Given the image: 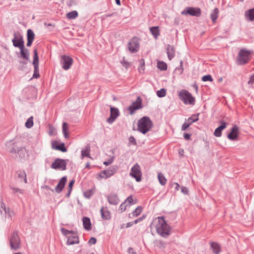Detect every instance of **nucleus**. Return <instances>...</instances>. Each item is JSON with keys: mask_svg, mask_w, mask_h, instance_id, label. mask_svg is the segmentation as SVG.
Instances as JSON below:
<instances>
[{"mask_svg": "<svg viewBox=\"0 0 254 254\" xmlns=\"http://www.w3.org/2000/svg\"><path fill=\"white\" fill-rule=\"evenodd\" d=\"M52 148L56 150H60L63 152H65L67 151V149L65 147L64 144V143L57 145L56 142H53L52 143Z\"/></svg>", "mask_w": 254, "mask_h": 254, "instance_id": "obj_23", "label": "nucleus"}, {"mask_svg": "<svg viewBox=\"0 0 254 254\" xmlns=\"http://www.w3.org/2000/svg\"><path fill=\"white\" fill-rule=\"evenodd\" d=\"M74 183V180H72L70 183H69V185H68V188L70 189H72V186L73 185Z\"/></svg>", "mask_w": 254, "mask_h": 254, "instance_id": "obj_61", "label": "nucleus"}, {"mask_svg": "<svg viewBox=\"0 0 254 254\" xmlns=\"http://www.w3.org/2000/svg\"><path fill=\"white\" fill-rule=\"evenodd\" d=\"M134 224L133 223V222H128L127 224V226H126V227L127 228H128V227H130L131 226H132L133 225V224Z\"/></svg>", "mask_w": 254, "mask_h": 254, "instance_id": "obj_64", "label": "nucleus"}, {"mask_svg": "<svg viewBox=\"0 0 254 254\" xmlns=\"http://www.w3.org/2000/svg\"><path fill=\"white\" fill-rule=\"evenodd\" d=\"M157 67L161 70H166L167 68V65L165 62L159 61L157 63Z\"/></svg>", "mask_w": 254, "mask_h": 254, "instance_id": "obj_36", "label": "nucleus"}, {"mask_svg": "<svg viewBox=\"0 0 254 254\" xmlns=\"http://www.w3.org/2000/svg\"><path fill=\"white\" fill-rule=\"evenodd\" d=\"M199 114H193L191 117L189 118L188 119H186V121L188 124H190V126L193 123L197 122L199 120L198 118Z\"/></svg>", "mask_w": 254, "mask_h": 254, "instance_id": "obj_28", "label": "nucleus"}, {"mask_svg": "<svg viewBox=\"0 0 254 254\" xmlns=\"http://www.w3.org/2000/svg\"><path fill=\"white\" fill-rule=\"evenodd\" d=\"M119 115L120 112L118 109L111 107L110 108V116L107 119V122L109 124H112Z\"/></svg>", "mask_w": 254, "mask_h": 254, "instance_id": "obj_15", "label": "nucleus"}, {"mask_svg": "<svg viewBox=\"0 0 254 254\" xmlns=\"http://www.w3.org/2000/svg\"><path fill=\"white\" fill-rule=\"evenodd\" d=\"M179 97L185 104H194L195 98L188 91L185 89L181 90L179 92Z\"/></svg>", "mask_w": 254, "mask_h": 254, "instance_id": "obj_5", "label": "nucleus"}, {"mask_svg": "<svg viewBox=\"0 0 254 254\" xmlns=\"http://www.w3.org/2000/svg\"><path fill=\"white\" fill-rule=\"evenodd\" d=\"M18 178L21 179H23L25 183H27L26 174L24 170H19L16 172Z\"/></svg>", "mask_w": 254, "mask_h": 254, "instance_id": "obj_29", "label": "nucleus"}, {"mask_svg": "<svg viewBox=\"0 0 254 254\" xmlns=\"http://www.w3.org/2000/svg\"><path fill=\"white\" fill-rule=\"evenodd\" d=\"M221 125L217 127L214 132V135L216 137H220L222 135V131L227 127L226 123L223 121H220Z\"/></svg>", "mask_w": 254, "mask_h": 254, "instance_id": "obj_18", "label": "nucleus"}, {"mask_svg": "<svg viewBox=\"0 0 254 254\" xmlns=\"http://www.w3.org/2000/svg\"><path fill=\"white\" fill-rule=\"evenodd\" d=\"M107 198L110 204L116 205L119 202V199L116 194L111 193L108 195Z\"/></svg>", "mask_w": 254, "mask_h": 254, "instance_id": "obj_19", "label": "nucleus"}, {"mask_svg": "<svg viewBox=\"0 0 254 254\" xmlns=\"http://www.w3.org/2000/svg\"><path fill=\"white\" fill-rule=\"evenodd\" d=\"M181 191L185 194H188L189 193V190L187 187H185L183 186L181 187Z\"/></svg>", "mask_w": 254, "mask_h": 254, "instance_id": "obj_54", "label": "nucleus"}, {"mask_svg": "<svg viewBox=\"0 0 254 254\" xmlns=\"http://www.w3.org/2000/svg\"><path fill=\"white\" fill-rule=\"evenodd\" d=\"M12 42L14 47L20 49V57L26 60H29V52L24 47V42L22 36L19 32H14Z\"/></svg>", "mask_w": 254, "mask_h": 254, "instance_id": "obj_2", "label": "nucleus"}, {"mask_svg": "<svg viewBox=\"0 0 254 254\" xmlns=\"http://www.w3.org/2000/svg\"><path fill=\"white\" fill-rule=\"evenodd\" d=\"M79 243V238L77 234L73 231V232L67 237V244L72 245Z\"/></svg>", "mask_w": 254, "mask_h": 254, "instance_id": "obj_16", "label": "nucleus"}, {"mask_svg": "<svg viewBox=\"0 0 254 254\" xmlns=\"http://www.w3.org/2000/svg\"><path fill=\"white\" fill-rule=\"evenodd\" d=\"M150 31L155 39L158 38L160 35L159 29L158 26H154L150 28Z\"/></svg>", "mask_w": 254, "mask_h": 254, "instance_id": "obj_27", "label": "nucleus"}, {"mask_svg": "<svg viewBox=\"0 0 254 254\" xmlns=\"http://www.w3.org/2000/svg\"><path fill=\"white\" fill-rule=\"evenodd\" d=\"M128 49L132 53H136L139 50V41L137 37H134L130 40L128 43Z\"/></svg>", "mask_w": 254, "mask_h": 254, "instance_id": "obj_11", "label": "nucleus"}, {"mask_svg": "<svg viewBox=\"0 0 254 254\" xmlns=\"http://www.w3.org/2000/svg\"><path fill=\"white\" fill-rule=\"evenodd\" d=\"M211 249L215 254H219L221 252L220 245L216 242H211L210 244Z\"/></svg>", "mask_w": 254, "mask_h": 254, "instance_id": "obj_25", "label": "nucleus"}, {"mask_svg": "<svg viewBox=\"0 0 254 254\" xmlns=\"http://www.w3.org/2000/svg\"><path fill=\"white\" fill-rule=\"evenodd\" d=\"M113 161V160L112 159H110L108 161H105L104 162L103 164L106 166H108L110 165Z\"/></svg>", "mask_w": 254, "mask_h": 254, "instance_id": "obj_59", "label": "nucleus"}, {"mask_svg": "<svg viewBox=\"0 0 254 254\" xmlns=\"http://www.w3.org/2000/svg\"><path fill=\"white\" fill-rule=\"evenodd\" d=\"M140 65L138 68V71L140 73H143L145 69V62L143 59L139 60Z\"/></svg>", "mask_w": 254, "mask_h": 254, "instance_id": "obj_37", "label": "nucleus"}, {"mask_svg": "<svg viewBox=\"0 0 254 254\" xmlns=\"http://www.w3.org/2000/svg\"><path fill=\"white\" fill-rule=\"evenodd\" d=\"M183 61H180V65L179 67H177L176 68V70H179L180 71V74H182L183 73L184 69L183 68Z\"/></svg>", "mask_w": 254, "mask_h": 254, "instance_id": "obj_50", "label": "nucleus"}, {"mask_svg": "<svg viewBox=\"0 0 254 254\" xmlns=\"http://www.w3.org/2000/svg\"><path fill=\"white\" fill-rule=\"evenodd\" d=\"M6 210H7V213H4L6 214L9 217H11L13 214V212L10 211L9 208H7L6 209Z\"/></svg>", "mask_w": 254, "mask_h": 254, "instance_id": "obj_58", "label": "nucleus"}, {"mask_svg": "<svg viewBox=\"0 0 254 254\" xmlns=\"http://www.w3.org/2000/svg\"><path fill=\"white\" fill-rule=\"evenodd\" d=\"M245 16L248 17L250 21L254 20V8L249 9L246 11Z\"/></svg>", "mask_w": 254, "mask_h": 254, "instance_id": "obj_34", "label": "nucleus"}, {"mask_svg": "<svg viewBox=\"0 0 254 254\" xmlns=\"http://www.w3.org/2000/svg\"><path fill=\"white\" fill-rule=\"evenodd\" d=\"M78 16V12L76 10H73L66 14V17L69 19H74Z\"/></svg>", "mask_w": 254, "mask_h": 254, "instance_id": "obj_35", "label": "nucleus"}, {"mask_svg": "<svg viewBox=\"0 0 254 254\" xmlns=\"http://www.w3.org/2000/svg\"><path fill=\"white\" fill-rule=\"evenodd\" d=\"M128 206L127 204L125 202L122 203L119 208V210L121 211V212H123L125 211L127 207Z\"/></svg>", "mask_w": 254, "mask_h": 254, "instance_id": "obj_46", "label": "nucleus"}, {"mask_svg": "<svg viewBox=\"0 0 254 254\" xmlns=\"http://www.w3.org/2000/svg\"><path fill=\"white\" fill-rule=\"evenodd\" d=\"M130 176L135 178L137 182H140L141 179L140 167L138 163H136L131 169Z\"/></svg>", "mask_w": 254, "mask_h": 254, "instance_id": "obj_10", "label": "nucleus"}, {"mask_svg": "<svg viewBox=\"0 0 254 254\" xmlns=\"http://www.w3.org/2000/svg\"><path fill=\"white\" fill-rule=\"evenodd\" d=\"M11 249L17 250L20 248V240L17 232H14L9 239Z\"/></svg>", "mask_w": 254, "mask_h": 254, "instance_id": "obj_8", "label": "nucleus"}, {"mask_svg": "<svg viewBox=\"0 0 254 254\" xmlns=\"http://www.w3.org/2000/svg\"><path fill=\"white\" fill-rule=\"evenodd\" d=\"M61 64L62 67L64 70H67L70 68L73 64V59L68 56L63 55L61 58Z\"/></svg>", "mask_w": 254, "mask_h": 254, "instance_id": "obj_12", "label": "nucleus"}, {"mask_svg": "<svg viewBox=\"0 0 254 254\" xmlns=\"http://www.w3.org/2000/svg\"><path fill=\"white\" fill-rule=\"evenodd\" d=\"M67 161L64 159L57 158L51 165V168L60 170H65L66 168Z\"/></svg>", "mask_w": 254, "mask_h": 254, "instance_id": "obj_6", "label": "nucleus"}, {"mask_svg": "<svg viewBox=\"0 0 254 254\" xmlns=\"http://www.w3.org/2000/svg\"><path fill=\"white\" fill-rule=\"evenodd\" d=\"M82 221L84 228L86 230H90L91 229V224L90 219L87 217H83Z\"/></svg>", "mask_w": 254, "mask_h": 254, "instance_id": "obj_24", "label": "nucleus"}, {"mask_svg": "<svg viewBox=\"0 0 254 254\" xmlns=\"http://www.w3.org/2000/svg\"><path fill=\"white\" fill-rule=\"evenodd\" d=\"M66 181V177H63L61 179L58 185L55 188V191L57 193H59L63 190Z\"/></svg>", "mask_w": 254, "mask_h": 254, "instance_id": "obj_17", "label": "nucleus"}, {"mask_svg": "<svg viewBox=\"0 0 254 254\" xmlns=\"http://www.w3.org/2000/svg\"><path fill=\"white\" fill-rule=\"evenodd\" d=\"M62 128H63V132L64 136L65 138H67L68 137V135L67 132V130L68 129V126H67V123H64L63 124Z\"/></svg>", "mask_w": 254, "mask_h": 254, "instance_id": "obj_41", "label": "nucleus"}, {"mask_svg": "<svg viewBox=\"0 0 254 254\" xmlns=\"http://www.w3.org/2000/svg\"><path fill=\"white\" fill-rule=\"evenodd\" d=\"M17 150H18V148L16 149L14 147H12L10 150V152L13 153H17Z\"/></svg>", "mask_w": 254, "mask_h": 254, "instance_id": "obj_63", "label": "nucleus"}, {"mask_svg": "<svg viewBox=\"0 0 254 254\" xmlns=\"http://www.w3.org/2000/svg\"><path fill=\"white\" fill-rule=\"evenodd\" d=\"M151 228H154L157 233L162 237L166 238L170 234L171 228L163 216L155 218L151 224Z\"/></svg>", "mask_w": 254, "mask_h": 254, "instance_id": "obj_1", "label": "nucleus"}, {"mask_svg": "<svg viewBox=\"0 0 254 254\" xmlns=\"http://www.w3.org/2000/svg\"><path fill=\"white\" fill-rule=\"evenodd\" d=\"M7 209V208H6L5 204L2 201V200H1L0 202V212L1 214H2V211L1 209H2L4 211V213H7V210H6Z\"/></svg>", "mask_w": 254, "mask_h": 254, "instance_id": "obj_48", "label": "nucleus"}, {"mask_svg": "<svg viewBox=\"0 0 254 254\" xmlns=\"http://www.w3.org/2000/svg\"><path fill=\"white\" fill-rule=\"evenodd\" d=\"M166 90L164 88H162L157 91V95L159 97H164L166 96Z\"/></svg>", "mask_w": 254, "mask_h": 254, "instance_id": "obj_42", "label": "nucleus"}, {"mask_svg": "<svg viewBox=\"0 0 254 254\" xmlns=\"http://www.w3.org/2000/svg\"><path fill=\"white\" fill-rule=\"evenodd\" d=\"M118 167L116 166H112L107 170L102 171L99 174L101 178L107 179L113 176L117 171Z\"/></svg>", "mask_w": 254, "mask_h": 254, "instance_id": "obj_9", "label": "nucleus"}, {"mask_svg": "<svg viewBox=\"0 0 254 254\" xmlns=\"http://www.w3.org/2000/svg\"><path fill=\"white\" fill-rule=\"evenodd\" d=\"M93 194V191L92 190H90L86 191L84 192V196L85 197L89 198Z\"/></svg>", "mask_w": 254, "mask_h": 254, "instance_id": "obj_49", "label": "nucleus"}, {"mask_svg": "<svg viewBox=\"0 0 254 254\" xmlns=\"http://www.w3.org/2000/svg\"><path fill=\"white\" fill-rule=\"evenodd\" d=\"M125 202L128 205L130 206L131 204H134L133 203V198L131 195L128 196L125 201Z\"/></svg>", "mask_w": 254, "mask_h": 254, "instance_id": "obj_45", "label": "nucleus"}, {"mask_svg": "<svg viewBox=\"0 0 254 254\" xmlns=\"http://www.w3.org/2000/svg\"><path fill=\"white\" fill-rule=\"evenodd\" d=\"M202 80L203 81H212L213 79L210 75L208 74V75L203 76L202 77Z\"/></svg>", "mask_w": 254, "mask_h": 254, "instance_id": "obj_47", "label": "nucleus"}, {"mask_svg": "<svg viewBox=\"0 0 254 254\" xmlns=\"http://www.w3.org/2000/svg\"><path fill=\"white\" fill-rule=\"evenodd\" d=\"M61 230L62 234L64 235L67 236V237L73 232V231H69L64 228H62Z\"/></svg>", "mask_w": 254, "mask_h": 254, "instance_id": "obj_43", "label": "nucleus"}, {"mask_svg": "<svg viewBox=\"0 0 254 254\" xmlns=\"http://www.w3.org/2000/svg\"><path fill=\"white\" fill-rule=\"evenodd\" d=\"M142 108V100L140 97H138L136 100L133 102L132 104L128 107V110L129 111L130 114H133L137 110Z\"/></svg>", "mask_w": 254, "mask_h": 254, "instance_id": "obj_13", "label": "nucleus"}, {"mask_svg": "<svg viewBox=\"0 0 254 254\" xmlns=\"http://www.w3.org/2000/svg\"><path fill=\"white\" fill-rule=\"evenodd\" d=\"M254 83V73L252 75L250 78V80L248 82V84L250 86H252Z\"/></svg>", "mask_w": 254, "mask_h": 254, "instance_id": "obj_51", "label": "nucleus"}, {"mask_svg": "<svg viewBox=\"0 0 254 254\" xmlns=\"http://www.w3.org/2000/svg\"><path fill=\"white\" fill-rule=\"evenodd\" d=\"M27 152L25 148L20 147L18 148L17 154L20 158H24L27 154Z\"/></svg>", "mask_w": 254, "mask_h": 254, "instance_id": "obj_33", "label": "nucleus"}, {"mask_svg": "<svg viewBox=\"0 0 254 254\" xmlns=\"http://www.w3.org/2000/svg\"><path fill=\"white\" fill-rule=\"evenodd\" d=\"M33 64L34 65V67H39V58L37 50L36 49L34 50Z\"/></svg>", "mask_w": 254, "mask_h": 254, "instance_id": "obj_32", "label": "nucleus"}, {"mask_svg": "<svg viewBox=\"0 0 254 254\" xmlns=\"http://www.w3.org/2000/svg\"><path fill=\"white\" fill-rule=\"evenodd\" d=\"M128 140H129V143L132 144L133 145L136 144V140L133 136H130L128 138Z\"/></svg>", "mask_w": 254, "mask_h": 254, "instance_id": "obj_53", "label": "nucleus"}, {"mask_svg": "<svg viewBox=\"0 0 254 254\" xmlns=\"http://www.w3.org/2000/svg\"><path fill=\"white\" fill-rule=\"evenodd\" d=\"M35 34L31 29L27 30V40L33 41L34 39Z\"/></svg>", "mask_w": 254, "mask_h": 254, "instance_id": "obj_39", "label": "nucleus"}, {"mask_svg": "<svg viewBox=\"0 0 254 254\" xmlns=\"http://www.w3.org/2000/svg\"><path fill=\"white\" fill-rule=\"evenodd\" d=\"M102 218L104 220L111 219V213L107 207H102L100 210Z\"/></svg>", "mask_w": 254, "mask_h": 254, "instance_id": "obj_21", "label": "nucleus"}, {"mask_svg": "<svg viewBox=\"0 0 254 254\" xmlns=\"http://www.w3.org/2000/svg\"><path fill=\"white\" fill-rule=\"evenodd\" d=\"M142 208L141 206H138L132 211L131 213L128 214L129 218H132L138 216L142 212Z\"/></svg>", "mask_w": 254, "mask_h": 254, "instance_id": "obj_26", "label": "nucleus"}, {"mask_svg": "<svg viewBox=\"0 0 254 254\" xmlns=\"http://www.w3.org/2000/svg\"><path fill=\"white\" fill-rule=\"evenodd\" d=\"M166 51L168 58L171 61L175 55V47L172 45H168L166 47Z\"/></svg>", "mask_w": 254, "mask_h": 254, "instance_id": "obj_20", "label": "nucleus"}, {"mask_svg": "<svg viewBox=\"0 0 254 254\" xmlns=\"http://www.w3.org/2000/svg\"><path fill=\"white\" fill-rule=\"evenodd\" d=\"M252 53V51L248 50L245 48L241 49L237 58V64L244 65L248 63L251 59Z\"/></svg>", "mask_w": 254, "mask_h": 254, "instance_id": "obj_4", "label": "nucleus"}, {"mask_svg": "<svg viewBox=\"0 0 254 254\" xmlns=\"http://www.w3.org/2000/svg\"><path fill=\"white\" fill-rule=\"evenodd\" d=\"M152 127L153 123L148 117L144 116L138 121L137 130L143 134L146 133Z\"/></svg>", "mask_w": 254, "mask_h": 254, "instance_id": "obj_3", "label": "nucleus"}, {"mask_svg": "<svg viewBox=\"0 0 254 254\" xmlns=\"http://www.w3.org/2000/svg\"><path fill=\"white\" fill-rule=\"evenodd\" d=\"M190 134H189V133H185L184 134V138L186 139V140H189L190 138Z\"/></svg>", "mask_w": 254, "mask_h": 254, "instance_id": "obj_60", "label": "nucleus"}, {"mask_svg": "<svg viewBox=\"0 0 254 254\" xmlns=\"http://www.w3.org/2000/svg\"><path fill=\"white\" fill-rule=\"evenodd\" d=\"M219 13V10L217 8H215L213 11L211 12L210 14L211 19L213 23H215L216 21V19L218 18Z\"/></svg>", "mask_w": 254, "mask_h": 254, "instance_id": "obj_30", "label": "nucleus"}, {"mask_svg": "<svg viewBox=\"0 0 254 254\" xmlns=\"http://www.w3.org/2000/svg\"><path fill=\"white\" fill-rule=\"evenodd\" d=\"M96 239L94 237H91L88 241V244L90 245L95 244L96 243Z\"/></svg>", "mask_w": 254, "mask_h": 254, "instance_id": "obj_56", "label": "nucleus"}, {"mask_svg": "<svg viewBox=\"0 0 254 254\" xmlns=\"http://www.w3.org/2000/svg\"><path fill=\"white\" fill-rule=\"evenodd\" d=\"M90 145H87L81 151V158L83 159L85 157H87L90 158H92L90 155Z\"/></svg>", "mask_w": 254, "mask_h": 254, "instance_id": "obj_22", "label": "nucleus"}, {"mask_svg": "<svg viewBox=\"0 0 254 254\" xmlns=\"http://www.w3.org/2000/svg\"><path fill=\"white\" fill-rule=\"evenodd\" d=\"M127 252L129 254H137L136 252L134 251L132 248H129L128 249Z\"/></svg>", "mask_w": 254, "mask_h": 254, "instance_id": "obj_57", "label": "nucleus"}, {"mask_svg": "<svg viewBox=\"0 0 254 254\" xmlns=\"http://www.w3.org/2000/svg\"><path fill=\"white\" fill-rule=\"evenodd\" d=\"M144 217H140L136 220H134V221L133 222V223L134 224H137V223L140 222L141 221H142Z\"/></svg>", "mask_w": 254, "mask_h": 254, "instance_id": "obj_62", "label": "nucleus"}, {"mask_svg": "<svg viewBox=\"0 0 254 254\" xmlns=\"http://www.w3.org/2000/svg\"><path fill=\"white\" fill-rule=\"evenodd\" d=\"M181 14L184 15L198 17L201 14V10L199 8L187 7L181 12Z\"/></svg>", "mask_w": 254, "mask_h": 254, "instance_id": "obj_7", "label": "nucleus"}, {"mask_svg": "<svg viewBox=\"0 0 254 254\" xmlns=\"http://www.w3.org/2000/svg\"><path fill=\"white\" fill-rule=\"evenodd\" d=\"M190 126V124L187 122L184 123L182 126V130L183 131L186 130Z\"/></svg>", "mask_w": 254, "mask_h": 254, "instance_id": "obj_52", "label": "nucleus"}, {"mask_svg": "<svg viewBox=\"0 0 254 254\" xmlns=\"http://www.w3.org/2000/svg\"><path fill=\"white\" fill-rule=\"evenodd\" d=\"M34 73L33 75V77L37 78L40 76V74L39 73V67H34Z\"/></svg>", "mask_w": 254, "mask_h": 254, "instance_id": "obj_44", "label": "nucleus"}, {"mask_svg": "<svg viewBox=\"0 0 254 254\" xmlns=\"http://www.w3.org/2000/svg\"><path fill=\"white\" fill-rule=\"evenodd\" d=\"M158 179L159 180V183L162 186H165L167 183V179L164 177V175L162 173H158Z\"/></svg>", "mask_w": 254, "mask_h": 254, "instance_id": "obj_31", "label": "nucleus"}, {"mask_svg": "<svg viewBox=\"0 0 254 254\" xmlns=\"http://www.w3.org/2000/svg\"><path fill=\"white\" fill-rule=\"evenodd\" d=\"M10 188L12 190L13 193H15V194L19 193L21 194H23L24 193V190L20 189L18 188H15V187H11Z\"/></svg>", "mask_w": 254, "mask_h": 254, "instance_id": "obj_40", "label": "nucleus"}, {"mask_svg": "<svg viewBox=\"0 0 254 254\" xmlns=\"http://www.w3.org/2000/svg\"><path fill=\"white\" fill-rule=\"evenodd\" d=\"M122 64L125 66L126 68H127L128 66L130 65V64L128 62L126 61L125 60H123L121 61Z\"/></svg>", "mask_w": 254, "mask_h": 254, "instance_id": "obj_55", "label": "nucleus"}, {"mask_svg": "<svg viewBox=\"0 0 254 254\" xmlns=\"http://www.w3.org/2000/svg\"><path fill=\"white\" fill-rule=\"evenodd\" d=\"M239 131V127L236 125H234L231 129L230 132L227 135L228 138L233 141L237 140Z\"/></svg>", "mask_w": 254, "mask_h": 254, "instance_id": "obj_14", "label": "nucleus"}, {"mask_svg": "<svg viewBox=\"0 0 254 254\" xmlns=\"http://www.w3.org/2000/svg\"><path fill=\"white\" fill-rule=\"evenodd\" d=\"M25 127L28 128H31L33 126V118L32 117L29 118L25 124Z\"/></svg>", "mask_w": 254, "mask_h": 254, "instance_id": "obj_38", "label": "nucleus"}]
</instances>
